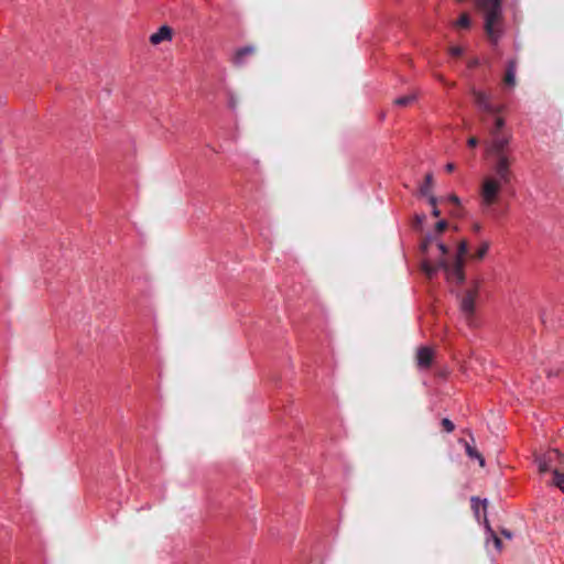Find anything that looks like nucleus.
Here are the masks:
<instances>
[{"mask_svg": "<svg viewBox=\"0 0 564 564\" xmlns=\"http://www.w3.org/2000/svg\"><path fill=\"white\" fill-rule=\"evenodd\" d=\"M467 249V242L462 240L458 242L456 251L449 252L443 242L435 241L434 243L433 238L427 236L422 243V250L425 253L422 268L429 276H432L437 270H443L448 281L463 283L465 280L464 257Z\"/></svg>", "mask_w": 564, "mask_h": 564, "instance_id": "obj_1", "label": "nucleus"}, {"mask_svg": "<svg viewBox=\"0 0 564 564\" xmlns=\"http://www.w3.org/2000/svg\"><path fill=\"white\" fill-rule=\"evenodd\" d=\"M503 0H475L476 6L484 13V29L492 44H498L505 34L502 12Z\"/></svg>", "mask_w": 564, "mask_h": 564, "instance_id": "obj_2", "label": "nucleus"}, {"mask_svg": "<svg viewBox=\"0 0 564 564\" xmlns=\"http://www.w3.org/2000/svg\"><path fill=\"white\" fill-rule=\"evenodd\" d=\"M506 182L495 177L492 174L482 177L479 187L480 204L490 207L497 203Z\"/></svg>", "mask_w": 564, "mask_h": 564, "instance_id": "obj_3", "label": "nucleus"}, {"mask_svg": "<svg viewBox=\"0 0 564 564\" xmlns=\"http://www.w3.org/2000/svg\"><path fill=\"white\" fill-rule=\"evenodd\" d=\"M513 163V159L507 154L501 153L499 155H496V161L494 165L495 174L494 176L509 183L511 178V166Z\"/></svg>", "mask_w": 564, "mask_h": 564, "instance_id": "obj_4", "label": "nucleus"}, {"mask_svg": "<svg viewBox=\"0 0 564 564\" xmlns=\"http://www.w3.org/2000/svg\"><path fill=\"white\" fill-rule=\"evenodd\" d=\"M494 139L489 144L488 152L494 155L506 153V148L510 144L511 135H492Z\"/></svg>", "mask_w": 564, "mask_h": 564, "instance_id": "obj_5", "label": "nucleus"}, {"mask_svg": "<svg viewBox=\"0 0 564 564\" xmlns=\"http://www.w3.org/2000/svg\"><path fill=\"white\" fill-rule=\"evenodd\" d=\"M173 39V30L169 25H162L159 30L152 33L149 41L152 45H159L163 42H171Z\"/></svg>", "mask_w": 564, "mask_h": 564, "instance_id": "obj_6", "label": "nucleus"}, {"mask_svg": "<svg viewBox=\"0 0 564 564\" xmlns=\"http://www.w3.org/2000/svg\"><path fill=\"white\" fill-rule=\"evenodd\" d=\"M474 96L477 105L485 111L488 112H498L500 111V108H495L490 104V97L484 91L480 90H474Z\"/></svg>", "mask_w": 564, "mask_h": 564, "instance_id": "obj_7", "label": "nucleus"}, {"mask_svg": "<svg viewBox=\"0 0 564 564\" xmlns=\"http://www.w3.org/2000/svg\"><path fill=\"white\" fill-rule=\"evenodd\" d=\"M433 359V351L427 347H422L417 350L416 362L420 368L430 367Z\"/></svg>", "mask_w": 564, "mask_h": 564, "instance_id": "obj_8", "label": "nucleus"}, {"mask_svg": "<svg viewBox=\"0 0 564 564\" xmlns=\"http://www.w3.org/2000/svg\"><path fill=\"white\" fill-rule=\"evenodd\" d=\"M476 295L474 293H467L462 300V311L468 315L474 312Z\"/></svg>", "mask_w": 564, "mask_h": 564, "instance_id": "obj_9", "label": "nucleus"}, {"mask_svg": "<svg viewBox=\"0 0 564 564\" xmlns=\"http://www.w3.org/2000/svg\"><path fill=\"white\" fill-rule=\"evenodd\" d=\"M486 530H487V538H486V545L488 546V543L491 541L496 551L500 553L502 551V543L501 540L496 535V533L492 531L488 522L486 521Z\"/></svg>", "mask_w": 564, "mask_h": 564, "instance_id": "obj_10", "label": "nucleus"}, {"mask_svg": "<svg viewBox=\"0 0 564 564\" xmlns=\"http://www.w3.org/2000/svg\"><path fill=\"white\" fill-rule=\"evenodd\" d=\"M465 449L469 458L476 459L480 467H485V458L474 446L469 443H465Z\"/></svg>", "mask_w": 564, "mask_h": 564, "instance_id": "obj_11", "label": "nucleus"}, {"mask_svg": "<svg viewBox=\"0 0 564 564\" xmlns=\"http://www.w3.org/2000/svg\"><path fill=\"white\" fill-rule=\"evenodd\" d=\"M505 83L510 87L516 86V63L513 61L508 64V68L505 75Z\"/></svg>", "mask_w": 564, "mask_h": 564, "instance_id": "obj_12", "label": "nucleus"}, {"mask_svg": "<svg viewBox=\"0 0 564 564\" xmlns=\"http://www.w3.org/2000/svg\"><path fill=\"white\" fill-rule=\"evenodd\" d=\"M417 99V94L416 93H411L406 96H402V97H399L394 100V105L395 106H399V107H406V106H410L411 104L415 102Z\"/></svg>", "mask_w": 564, "mask_h": 564, "instance_id": "obj_13", "label": "nucleus"}, {"mask_svg": "<svg viewBox=\"0 0 564 564\" xmlns=\"http://www.w3.org/2000/svg\"><path fill=\"white\" fill-rule=\"evenodd\" d=\"M489 248L490 243L488 241L480 242V245L476 248L473 258L476 260H482L487 256Z\"/></svg>", "mask_w": 564, "mask_h": 564, "instance_id": "obj_14", "label": "nucleus"}, {"mask_svg": "<svg viewBox=\"0 0 564 564\" xmlns=\"http://www.w3.org/2000/svg\"><path fill=\"white\" fill-rule=\"evenodd\" d=\"M553 485L564 494V469H553Z\"/></svg>", "mask_w": 564, "mask_h": 564, "instance_id": "obj_15", "label": "nucleus"}, {"mask_svg": "<svg viewBox=\"0 0 564 564\" xmlns=\"http://www.w3.org/2000/svg\"><path fill=\"white\" fill-rule=\"evenodd\" d=\"M433 185H434L433 175L426 174L424 184L420 187V194L429 195V193H432Z\"/></svg>", "mask_w": 564, "mask_h": 564, "instance_id": "obj_16", "label": "nucleus"}, {"mask_svg": "<svg viewBox=\"0 0 564 564\" xmlns=\"http://www.w3.org/2000/svg\"><path fill=\"white\" fill-rule=\"evenodd\" d=\"M454 25L459 29H469L471 25V19L469 14L466 12L462 13L458 20L454 23Z\"/></svg>", "mask_w": 564, "mask_h": 564, "instance_id": "obj_17", "label": "nucleus"}, {"mask_svg": "<svg viewBox=\"0 0 564 564\" xmlns=\"http://www.w3.org/2000/svg\"><path fill=\"white\" fill-rule=\"evenodd\" d=\"M505 127V120L500 117L495 119L494 128L490 131L492 135H498L499 130H501Z\"/></svg>", "mask_w": 564, "mask_h": 564, "instance_id": "obj_18", "label": "nucleus"}, {"mask_svg": "<svg viewBox=\"0 0 564 564\" xmlns=\"http://www.w3.org/2000/svg\"><path fill=\"white\" fill-rule=\"evenodd\" d=\"M536 464H538L540 473L543 474L549 470V463L546 462L545 458H542V457L536 458Z\"/></svg>", "mask_w": 564, "mask_h": 564, "instance_id": "obj_19", "label": "nucleus"}, {"mask_svg": "<svg viewBox=\"0 0 564 564\" xmlns=\"http://www.w3.org/2000/svg\"><path fill=\"white\" fill-rule=\"evenodd\" d=\"M447 226H448V224L446 220H440V221H437V224L435 226V230H436V232L441 234L447 228Z\"/></svg>", "mask_w": 564, "mask_h": 564, "instance_id": "obj_20", "label": "nucleus"}, {"mask_svg": "<svg viewBox=\"0 0 564 564\" xmlns=\"http://www.w3.org/2000/svg\"><path fill=\"white\" fill-rule=\"evenodd\" d=\"M442 425L444 426V429L447 431V432H452L454 431V424L451 420L448 419H443L442 420Z\"/></svg>", "mask_w": 564, "mask_h": 564, "instance_id": "obj_21", "label": "nucleus"}, {"mask_svg": "<svg viewBox=\"0 0 564 564\" xmlns=\"http://www.w3.org/2000/svg\"><path fill=\"white\" fill-rule=\"evenodd\" d=\"M449 53L454 56H459L464 53V48L460 46H452L449 47Z\"/></svg>", "mask_w": 564, "mask_h": 564, "instance_id": "obj_22", "label": "nucleus"}, {"mask_svg": "<svg viewBox=\"0 0 564 564\" xmlns=\"http://www.w3.org/2000/svg\"><path fill=\"white\" fill-rule=\"evenodd\" d=\"M424 196L427 198V200L432 207L436 206L437 198L432 193H429V195H424Z\"/></svg>", "mask_w": 564, "mask_h": 564, "instance_id": "obj_23", "label": "nucleus"}, {"mask_svg": "<svg viewBox=\"0 0 564 564\" xmlns=\"http://www.w3.org/2000/svg\"><path fill=\"white\" fill-rule=\"evenodd\" d=\"M425 220V215L421 214V215H416L415 216V223L421 226Z\"/></svg>", "mask_w": 564, "mask_h": 564, "instance_id": "obj_24", "label": "nucleus"}, {"mask_svg": "<svg viewBox=\"0 0 564 564\" xmlns=\"http://www.w3.org/2000/svg\"><path fill=\"white\" fill-rule=\"evenodd\" d=\"M467 143L469 147L474 148L478 144V140L475 137H471L468 139Z\"/></svg>", "mask_w": 564, "mask_h": 564, "instance_id": "obj_25", "label": "nucleus"}, {"mask_svg": "<svg viewBox=\"0 0 564 564\" xmlns=\"http://www.w3.org/2000/svg\"><path fill=\"white\" fill-rule=\"evenodd\" d=\"M448 200H451L452 203H454L456 205L460 204V200H459V198L456 195L448 196Z\"/></svg>", "mask_w": 564, "mask_h": 564, "instance_id": "obj_26", "label": "nucleus"}, {"mask_svg": "<svg viewBox=\"0 0 564 564\" xmlns=\"http://www.w3.org/2000/svg\"><path fill=\"white\" fill-rule=\"evenodd\" d=\"M432 215H433L434 217H438V216L441 215V212H440V209L437 208V206H434V207L432 208Z\"/></svg>", "mask_w": 564, "mask_h": 564, "instance_id": "obj_27", "label": "nucleus"}, {"mask_svg": "<svg viewBox=\"0 0 564 564\" xmlns=\"http://www.w3.org/2000/svg\"><path fill=\"white\" fill-rule=\"evenodd\" d=\"M501 533H502V535H503L505 538H507V539H509V540H510V539H512V533H511L510 531H508V530H502V531H501Z\"/></svg>", "mask_w": 564, "mask_h": 564, "instance_id": "obj_28", "label": "nucleus"}, {"mask_svg": "<svg viewBox=\"0 0 564 564\" xmlns=\"http://www.w3.org/2000/svg\"><path fill=\"white\" fill-rule=\"evenodd\" d=\"M454 169H455V165H454L453 163H447V164L445 165V170H446L447 172H453V171H454Z\"/></svg>", "mask_w": 564, "mask_h": 564, "instance_id": "obj_29", "label": "nucleus"}, {"mask_svg": "<svg viewBox=\"0 0 564 564\" xmlns=\"http://www.w3.org/2000/svg\"><path fill=\"white\" fill-rule=\"evenodd\" d=\"M251 52H252V50H251V48H245V50H242V51L240 52V54H249V53H251Z\"/></svg>", "mask_w": 564, "mask_h": 564, "instance_id": "obj_30", "label": "nucleus"}, {"mask_svg": "<svg viewBox=\"0 0 564 564\" xmlns=\"http://www.w3.org/2000/svg\"><path fill=\"white\" fill-rule=\"evenodd\" d=\"M552 453H553L554 455H556L557 457H560V456H561V453H560L557 449H554Z\"/></svg>", "mask_w": 564, "mask_h": 564, "instance_id": "obj_31", "label": "nucleus"}]
</instances>
